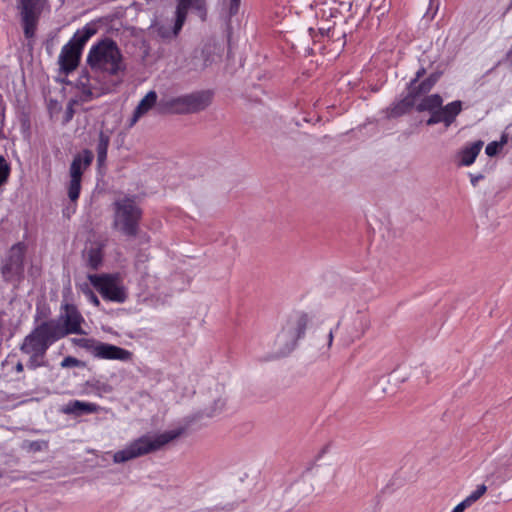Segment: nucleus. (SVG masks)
<instances>
[{
    "label": "nucleus",
    "mask_w": 512,
    "mask_h": 512,
    "mask_svg": "<svg viewBox=\"0 0 512 512\" xmlns=\"http://www.w3.org/2000/svg\"><path fill=\"white\" fill-rule=\"evenodd\" d=\"M487 491V486L484 484L479 485L475 491H473L468 497H466L462 502L466 505L468 508L471 506L474 502H476L481 496L485 494Z\"/></svg>",
    "instance_id": "26"
},
{
    "label": "nucleus",
    "mask_w": 512,
    "mask_h": 512,
    "mask_svg": "<svg viewBox=\"0 0 512 512\" xmlns=\"http://www.w3.org/2000/svg\"><path fill=\"white\" fill-rule=\"evenodd\" d=\"M241 0H231L229 5V15L234 16L238 13Z\"/></svg>",
    "instance_id": "34"
},
{
    "label": "nucleus",
    "mask_w": 512,
    "mask_h": 512,
    "mask_svg": "<svg viewBox=\"0 0 512 512\" xmlns=\"http://www.w3.org/2000/svg\"><path fill=\"white\" fill-rule=\"evenodd\" d=\"M482 146L483 142L478 140L463 147L458 152L459 165L465 167L472 165L480 153Z\"/></svg>",
    "instance_id": "16"
},
{
    "label": "nucleus",
    "mask_w": 512,
    "mask_h": 512,
    "mask_svg": "<svg viewBox=\"0 0 512 512\" xmlns=\"http://www.w3.org/2000/svg\"><path fill=\"white\" fill-rule=\"evenodd\" d=\"M102 330L105 331V332H112V329L111 327H109L108 325H102Z\"/></svg>",
    "instance_id": "41"
},
{
    "label": "nucleus",
    "mask_w": 512,
    "mask_h": 512,
    "mask_svg": "<svg viewBox=\"0 0 512 512\" xmlns=\"http://www.w3.org/2000/svg\"><path fill=\"white\" fill-rule=\"evenodd\" d=\"M505 143H506L505 136H503L501 141H499V142H497V141L490 142L489 144H487V146L485 148V153L489 157H493L498 154L499 150L503 147V145Z\"/></svg>",
    "instance_id": "28"
},
{
    "label": "nucleus",
    "mask_w": 512,
    "mask_h": 512,
    "mask_svg": "<svg viewBox=\"0 0 512 512\" xmlns=\"http://www.w3.org/2000/svg\"><path fill=\"white\" fill-rule=\"evenodd\" d=\"M469 176H470L471 185L473 187H476L478 185L479 181L484 178V176L482 174H480V173L479 174H472V173H470Z\"/></svg>",
    "instance_id": "35"
},
{
    "label": "nucleus",
    "mask_w": 512,
    "mask_h": 512,
    "mask_svg": "<svg viewBox=\"0 0 512 512\" xmlns=\"http://www.w3.org/2000/svg\"><path fill=\"white\" fill-rule=\"evenodd\" d=\"M15 368H16V371H17V372H22V371L24 370V365H23L22 363L18 362V363L16 364V367H15Z\"/></svg>",
    "instance_id": "40"
},
{
    "label": "nucleus",
    "mask_w": 512,
    "mask_h": 512,
    "mask_svg": "<svg viewBox=\"0 0 512 512\" xmlns=\"http://www.w3.org/2000/svg\"><path fill=\"white\" fill-rule=\"evenodd\" d=\"M97 389L103 393H110L112 391V387L105 383H99L97 385Z\"/></svg>",
    "instance_id": "36"
},
{
    "label": "nucleus",
    "mask_w": 512,
    "mask_h": 512,
    "mask_svg": "<svg viewBox=\"0 0 512 512\" xmlns=\"http://www.w3.org/2000/svg\"><path fill=\"white\" fill-rule=\"evenodd\" d=\"M85 297L89 303H91L95 306L99 305V299L93 291H91L89 289L87 291H85Z\"/></svg>",
    "instance_id": "33"
},
{
    "label": "nucleus",
    "mask_w": 512,
    "mask_h": 512,
    "mask_svg": "<svg viewBox=\"0 0 512 512\" xmlns=\"http://www.w3.org/2000/svg\"><path fill=\"white\" fill-rule=\"evenodd\" d=\"M425 73H426V69L424 67H420L417 70V72L415 73V77L410 80V82L408 84V89L412 88L415 84H417L419 79L421 77H423Z\"/></svg>",
    "instance_id": "32"
},
{
    "label": "nucleus",
    "mask_w": 512,
    "mask_h": 512,
    "mask_svg": "<svg viewBox=\"0 0 512 512\" xmlns=\"http://www.w3.org/2000/svg\"><path fill=\"white\" fill-rule=\"evenodd\" d=\"M2 134H3V132H2V130L0 129V136H2Z\"/></svg>",
    "instance_id": "49"
},
{
    "label": "nucleus",
    "mask_w": 512,
    "mask_h": 512,
    "mask_svg": "<svg viewBox=\"0 0 512 512\" xmlns=\"http://www.w3.org/2000/svg\"><path fill=\"white\" fill-rule=\"evenodd\" d=\"M96 33V29L92 24H86L82 29L75 32L73 37L66 43L82 52L86 42Z\"/></svg>",
    "instance_id": "18"
},
{
    "label": "nucleus",
    "mask_w": 512,
    "mask_h": 512,
    "mask_svg": "<svg viewBox=\"0 0 512 512\" xmlns=\"http://www.w3.org/2000/svg\"><path fill=\"white\" fill-rule=\"evenodd\" d=\"M69 334H86L81 322H41L25 336L20 351L28 355L26 367L35 370L47 366L45 356L49 347Z\"/></svg>",
    "instance_id": "1"
},
{
    "label": "nucleus",
    "mask_w": 512,
    "mask_h": 512,
    "mask_svg": "<svg viewBox=\"0 0 512 512\" xmlns=\"http://www.w3.org/2000/svg\"><path fill=\"white\" fill-rule=\"evenodd\" d=\"M47 0H16V8L26 39L34 38Z\"/></svg>",
    "instance_id": "9"
},
{
    "label": "nucleus",
    "mask_w": 512,
    "mask_h": 512,
    "mask_svg": "<svg viewBox=\"0 0 512 512\" xmlns=\"http://www.w3.org/2000/svg\"><path fill=\"white\" fill-rule=\"evenodd\" d=\"M140 241L142 243H148L150 241V237L146 233H144L140 236Z\"/></svg>",
    "instance_id": "39"
},
{
    "label": "nucleus",
    "mask_w": 512,
    "mask_h": 512,
    "mask_svg": "<svg viewBox=\"0 0 512 512\" xmlns=\"http://www.w3.org/2000/svg\"><path fill=\"white\" fill-rule=\"evenodd\" d=\"M10 165L3 155H0V186L4 184L10 174Z\"/></svg>",
    "instance_id": "29"
},
{
    "label": "nucleus",
    "mask_w": 512,
    "mask_h": 512,
    "mask_svg": "<svg viewBox=\"0 0 512 512\" xmlns=\"http://www.w3.org/2000/svg\"><path fill=\"white\" fill-rule=\"evenodd\" d=\"M339 328H340V325H339V323H338V324L336 325V330H335V331H338V330H339Z\"/></svg>",
    "instance_id": "45"
},
{
    "label": "nucleus",
    "mask_w": 512,
    "mask_h": 512,
    "mask_svg": "<svg viewBox=\"0 0 512 512\" xmlns=\"http://www.w3.org/2000/svg\"><path fill=\"white\" fill-rule=\"evenodd\" d=\"M87 63L92 69H99L110 75H117L126 68L119 47L110 38L102 39L91 46Z\"/></svg>",
    "instance_id": "3"
},
{
    "label": "nucleus",
    "mask_w": 512,
    "mask_h": 512,
    "mask_svg": "<svg viewBox=\"0 0 512 512\" xmlns=\"http://www.w3.org/2000/svg\"><path fill=\"white\" fill-rule=\"evenodd\" d=\"M127 335H128L130 338H133V337H134V335H132L131 333H128Z\"/></svg>",
    "instance_id": "46"
},
{
    "label": "nucleus",
    "mask_w": 512,
    "mask_h": 512,
    "mask_svg": "<svg viewBox=\"0 0 512 512\" xmlns=\"http://www.w3.org/2000/svg\"><path fill=\"white\" fill-rule=\"evenodd\" d=\"M109 143H110L109 135H107L106 133L101 131L99 133V139H98V143H97V147H96L98 166H102L106 162Z\"/></svg>",
    "instance_id": "23"
},
{
    "label": "nucleus",
    "mask_w": 512,
    "mask_h": 512,
    "mask_svg": "<svg viewBox=\"0 0 512 512\" xmlns=\"http://www.w3.org/2000/svg\"><path fill=\"white\" fill-rule=\"evenodd\" d=\"M26 248L23 242H18L9 249L1 267V274L4 281L20 283L24 279Z\"/></svg>",
    "instance_id": "10"
},
{
    "label": "nucleus",
    "mask_w": 512,
    "mask_h": 512,
    "mask_svg": "<svg viewBox=\"0 0 512 512\" xmlns=\"http://www.w3.org/2000/svg\"><path fill=\"white\" fill-rule=\"evenodd\" d=\"M466 508V505L463 502H460L457 506L454 507L452 512H464Z\"/></svg>",
    "instance_id": "37"
},
{
    "label": "nucleus",
    "mask_w": 512,
    "mask_h": 512,
    "mask_svg": "<svg viewBox=\"0 0 512 512\" xmlns=\"http://www.w3.org/2000/svg\"><path fill=\"white\" fill-rule=\"evenodd\" d=\"M113 227L127 237L138 235L142 209L135 195H125L113 202Z\"/></svg>",
    "instance_id": "4"
},
{
    "label": "nucleus",
    "mask_w": 512,
    "mask_h": 512,
    "mask_svg": "<svg viewBox=\"0 0 512 512\" xmlns=\"http://www.w3.org/2000/svg\"><path fill=\"white\" fill-rule=\"evenodd\" d=\"M512 9V0H510L509 4H508V7L506 8V10L504 11V15L510 11Z\"/></svg>",
    "instance_id": "43"
},
{
    "label": "nucleus",
    "mask_w": 512,
    "mask_h": 512,
    "mask_svg": "<svg viewBox=\"0 0 512 512\" xmlns=\"http://www.w3.org/2000/svg\"><path fill=\"white\" fill-rule=\"evenodd\" d=\"M194 8L199 11L201 18L204 20L206 11L203 0H177L175 14L177 15V28L183 26L187 17L188 10Z\"/></svg>",
    "instance_id": "14"
},
{
    "label": "nucleus",
    "mask_w": 512,
    "mask_h": 512,
    "mask_svg": "<svg viewBox=\"0 0 512 512\" xmlns=\"http://www.w3.org/2000/svg\"><path fill=\"white\" fill-rule=\"evenodd\" d=\"M62 368H85L86 363L73 356H66L60 363Z\"/></svg>",
    "instance_id": "27"
},
{
    "label": "nucleus",
    "mask_w": 512,
    "mask_h": 512,
    "mask_svg": "<svg viewBox=\"0 0 512 512\" xmlns=\"http://www.w3.org/2000/svg\"><path fill=\"white\" fill-rule=\"evenodd\" d=\"M224 406H225V400L219 398L214 401L213 409L211 411L207 412L206 415L208 417H213V416L219 414L223 410Z\"/></svg>",
    "instance_id": "31"
},
{
    "label": "nucleus",
    "mask_w": 512,
    "mask_h": 512,
    "mask_svg": "<svg viewBox=\"0 0 512 512\" xmlns=\"http://www.w3.org/2000/svg\"><path fill=\"white\" fill-rule=\"evenodd\" d=\"M360 334H356L355 336H351V340H354L355 338H358Z\"/></svg>",
    "instance_id": "44"
},
{
    "label": "nucleus",
    "mask_w": 512,
    "mask_h": 512,
    "mask_svg": "<svg viewBox=\"0 0 512 512\" xmlns=\"http://www.w3.org/2000/svg\"><path fill=\"white\" fill-rule=\"evenodd\" d=\"M73 343L76 346L85 349L95 358L118 360L122 362H128L132 359V353L130 351L92 338H74Z\"/></svg>",
    "instance_id": "8"
},
{
    "label": "nucleus",
    "mask_w": 512,
    "mask_h": 512,
    "mask_svg": "<svg viewBox=\"0 0 512 512\" xmlns=\"http://www.w3.org/2000/svg\"><path fill=\"white\" fill-rule=\"evenodd\" d=\"M81 54L82 52L72 47L71 44H65L59 55L61 70L66 74L74 71L79 64Z\"/></svg>",
    "instance_id": "13"
},
{
    "label": "nucleus",
    "mask_w": 512,
    "mask_h": 512,
    "mask_svg": "<svg viewBox=\"0 0 512 512\" xmlns=\"http://www.w3.org/2000/svg\"><path fill=\"white\" fill-rule=\"evenodd\" d=\"M157 93L154 90L149 91L145 97L139 102L137 107L135 108L133 112V116L131 117L129 121V127H132L136 124V122L139 120L141 116L146 114L149 110H151L154 106L157 107L158 102L157 101Z\"/></svg>",
    "instance_id": "15"
},
{
    "label": "nucleus",
    "mask_w": 512,
    "mask_h": 512,
    "mask_svg": "<svg viewBox=\"0 0 512 512\" xmlns=\"http://www.w3.org/2000/svg\"><path fill=\"white\" fill-rule=\"evenodd\" d=\"M440 74L439 73H432L430 74L426 79L421 81L418 85H414L411 90H414V94L418 97L421 95H424L434 87V85L439 80Z\"/></svg>",
    "instance_id": "22"
},
{
    "label": "nucleus",
    "mask_w": 512,
    "mask_h": 512,
    "mask_svg": "<svg viewBox=\"0 0 512 512\" xmlns=\"http://www.w3.org/2000/svg\"><path fill=\"white\" fill-rule=\"evenodd\" d=\"M183 26H180L179 29L177 28V18L175 19V23L173 27L171 28L170 25H165L163 23H155L153 25L154 31L157 33V35L163 39L175 37L179 34Z\"/></svg>",
    "instance_id": "24"
},
{
    "label": "nucleus",
    "mask_w": 512,
    "mask_h": 512,
    "mask_svg": "<svg viewBox=\"0 0 512 512\" xmlns=\"http://www.w3.org/2000/svg\"><path fill=\"white\" fill-rule=\"evenodd\" d=\"M442 104L443 99L439 94H431L422 98L416 109L419 112L427 111L432 115Z\"/></svg>",
    "instance_id": "20"
},
{
    "label": "nucleus",
    "mask_w": 512,
    "mask_h": 512,
    "mask_svg": "<svg viewBox=\"0 0 512 512\" xmlns=\"http://www.w3.org/2000/svg\"><path fill=\"white\" fill-rule=\"evenodd\" d=\"M26 443V447H28V449L33 452H39L48 447L47 442L43 440L28 441Z\"/></svg>",
    "instance_id": "30"
},
{
    "label": "nucleus",
    "mask_w": 512,
    "mask_h": 512,
    "mask_svg": "<svg viewBox=\"0 0 512 512\" xmlns=\"http://www.w3.org/2000/svg\"><path fill=\"white\" fill-rule=\"evenodd\" d=\"M417 96L414 94V90L409 89L408 94L401 100L393 103L389 109V116L399 117L409 112L415 105V99Z\"/></svg>",
    "instance_id": "17"
},
{
    "label": "nucleus",
    "mask_w": 512,
    "mask_h": 512,
    "mask_svg": "<svg viewBox=\"0 0 512 512\" xmlns=\"http://www.w3.org/2000/svg\"><path fill=\"white\" fill-rule=\"evenodd\" d=\"M320 31L322 32V34L325 33V30H323V28H320Z\"/></svg>",
    "instance_id": "48"
},
{
    "label": "nucleus",
    "mask_w": 512,
    "mask_h": 512,
    "mask_svg": "<svg viewBox=\"0 0 512 512\" xmlns=\"http://www.w3.org/2000/svg\"><path fill=\"white\" fill-rule=\"evenodd\" d=\"M58 320H84L74 304L65 303L61 306Z\"/></svg>",
    "instance_id": "25"
},
{
    "label": "nucleus",
    "mask_w": 512,
    "mask_h": 512,
    "mask_svg": "<svg viewBox=\"0 0 512 512\" xmlns=\"http://www.w3.org/2000/svg\"><path fill=\"white\" fill-rule=\"evenodd\" d=\"M463 103L460 100L452 101L445 106L441 105L430 117L426 120L427 126H433L443 123L446 128L451 126L456 120L457 116L463 109Z\"/></svg>",
    "instance_id": "12"
},
{
    "label": "nucleus",
    "mask_w": 512,
    "mask_h": 512,
    "mask_svg": "<svg viewBox=\"0 0 512 512\" xmlns=\"http://www.w3.org/2000/svg\"><path fill=\"white\" fill-rule=\"evenodd\" d=\"M507 59L512 63V48L507 52Z\"/></svg>",
    "instance_id": "42"
},
{
    "label": "nucleus",
    "mask_w": 512,
    "mask_h": 512,
    "mask_svg": "<svg viewBox=\"0 0 512 512\" xmlns=\"http://www.w3.org/2000/svg\"><path fill=\"white\" fill-rule=\"evenodd\" d=\"M333 334H334V330L333 329H330L328 331V333H327L328 346H330L332 344Z\"/></svg>",
    "instance_id": "38"
},
{
    "label": "nucleus",
    "mask_w": 512,
    "mask_h": 512,
    "mask_svg": "<svg viewBox=\"0 0 512 512\" xmlns=\"http://www.w3.org/2000/svg\"><path fill=\"white\" fill-rule=\"evenodd\" d=\"M212 100L209 91H197L177 97L161 98L157 105L158 114H190L206 109Z\"/></svg>",
    "instance_id": "5"
},
{
    "label": "nucleus",
    "mask_w": 512,
    "mask_h": 512,
    "mask_svg": "<svg viewBox=\"0 0 512 512\" xmlns=\"http://www.w3.org/2000/svg\"><path fill=\"white\" fill-rule=\"evenodd\" d=\"M94 158L93 153L84 149L81 153L74 156L70 168V181L67 185L68 197L71 202L75 203L81 192V180L84 171L90 166Z\"/></svg>",
    "instance_id": "11"
},
{
    "label": "nucleus",
    "mask_w": 512,
    "mask_h": 512,
    "mask_svg": "<svg viewBox=\"0 0 512 512\" xmlns=\"http://www.w3.org/2000/svg\"><path fill=\"white\" fill-rule=\"evenodd\" d=\"M86 265L92 270H97L103 262V251L101 246H91L85 254Z\"/></svg>",
    "instance_id": "21"
},
{
    "label": "nucleus",
    "mask_w": 512,
    "mask_h": 512,
    "mask_svg": "<svg viewBox=\"0 0 512 512\" xmlns=\"http://www.w3.org/2000/svg\"><path fill=\"white\" fill-rule=\"evenodd\" d=\"M306 331V322H285L275 339L276 351L265 357L271 361L288 356L296 347Z\"/></svg>",
    "instance_id": "6"
},
{
    "label": "nucleus",
    "mask_w": 512,
    "mask_h": 512,
    "mask_svg": "<svg viewBox=\"0 0 512 512\" xmlns=\"http://www.w3.org/2000/svg\"><path fill=\"white\" fill-rule=\"evenodd\" d=\"M98 406L94 403L83 402L79 400L70 401L65 409L66 413L82 416L96 412Z\"/></svg>",
    "instance_id": "19"
},
{
    "label": "nucleus",
    "mask_w": 512,
    "mask_h": 512,
    "mask_svg": "<svg viewBox=\"0 0 512 512\" xmlns=\"http://www.w3.org/2000/svg\"><path fill=\"white\" fill-rule=\"evenodd\" d=\"M183 433L184 428H178L154 436L143 435L132 441L123 450L115 452L113 454V461L117 464L125 463L129 460L160 450L168 443L180 437Z\"/></svg>",
    "instance_id": "2"
},
{
    "label": "nucleus",
    "mask_w": 512,
    "mask_h": 512,
    "mask_svg": "<svg viewBox=\"0 0 512 512\" xmlns=\"http://www.w3.org/2000/svg\"><path fill=\"white\" fill-rule=\"evenodd\" d=\"M87 278L103 299L116 303L126 301L128 293L120 274H89Z\"/></svg>",
    "instance_id": "7"
},
{
    "label": "nucleus",
    "mask_w": 512,
    "mask_h": 512,
    "mask_svg": "<svg viewBox=\"0 0 512 512\" xmlns=\"http://www.w3.org/2000/svg\"><path fill=\"white\" fill-rule=\"evenodd\" d=\"M320 31L322 32V34L325 33V30H323V28H320Z\"/></svg>",
    "instance_id": "47"
}]
</instances>
